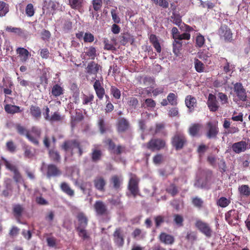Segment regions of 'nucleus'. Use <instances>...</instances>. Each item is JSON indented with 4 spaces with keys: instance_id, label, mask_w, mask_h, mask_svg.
Wrapping results in <instances>:
<instances>
[{
    "instance_id": "obj_1",
    "label": "nucleus",
    "mask_w": 250,
    "mask_h": 250,
    "mask_svg": "<svg viewBox=\"0 0 250 250\" xmlns=\"http://www.w3.org/2000/svg\"><path fill=\"white\" fill-rule=\"evenodd\" d=\"M62 149L65 152H70L71 155L74 154L73 150L74 148L78 149V154L81 156L83 154V150L81 143L78 140L71 139L66 140L63 142L61 146Z\"/></svg>"
},
{
    "instance_id": "obj_2",
    "label": "nucleus",
    "mask_w": 250,
    "mask_h": 250,
    "mask_svg": "<svg viewBox=\"0 0 250 250\" xmlns=\"http://www.w3.org/2000/svg\"><path fill=\"white\" fill-rule=\"evenodd\" d=\"M143 146L151 151L155 152L165 149L167 144L163 139L152 138L147 143L144 144Z\"/></svg>"
},
{
    "instance_id": "obj_3",
    "label": "nucleus",
    "mask_w": 250,
    "mask_h": 250,
    "mask_svg": "<svg viewBox=\"0 0 250 250\" xmlns=\"http://www.w3.org/2000/svg\"><path fill=\"white\" fill-rule=\"evenodd\" d=\"M104 143L108 146V150L111 153L116 155H120L122 153L126 152V147L125 146L118 145L116 146L115 143L110 138H107L104 141Z\"/></svg>"
},
{
    "instance_id": "obj_4",
    "label": "nucleus",
    "mask_w": 250,
    "mask_h": 250,
    "mask_svg": "<svg viewBox=\"0 0 250 250\" xmlns=\"http://www.w3.org/2000/svg\"><path fill=\"white\" fill-rule=\"evenodd\" d=\"M139 182L140 179L136 174L132 173H129V180L128 183L127 188L134 197H135L139 192Z\"/></svg>"
},
{
    "instance_id": "obj_5",
    "label": "nucleus",
    "mask_w": 250,
    "mask_h": 250,
    "mask_svg": "<svg viewBox=\"0 0 250 250\" xmlns=\"http://www.w3.org/2000/svg\"><path fill=\"white\" fill-rule=\"evenodd\" d=\"M172 146L177 150L182 149L187 143V139L184 134L177 132L171 138Z\"/></svg>"
},
{
    "instance_id": "obj_6",
    "label": "nucleus",
    "mask_w": 250,
    "mask_h": 250,
    "mask_svg": "<svg viewBox=\"0 0 250 250\" xmlns=\"http://www.w3.org/2000/svg\"><path fill=\"white\" fill-rule=\"evenodd\" d=\"M94 80L95 81L93 86L97 98L101 101L105 96L106 98L108 99L109 96L105 94V90L103 85V79L102 78V80H100L94 78Z\"/></svg>"
},
{
    "instance_id": "obj_7",
    "label": "nucleus",
    "mask_w": 250,
    "mask_h": 250,
    "mask_svg": "<svg viewBox=\"0 0 250 250\" xmlns=\"http://www.w3.org/2000/svg\"><path fill=\"white\" fill-rule=\"evenodd\" d=\"M6 168L13 172V179L17 183H20L23 181L21 174L19 171L17 167L10 163L8 161L3 157L1 158Z\"/></svg>"
},
{
    "instance_id": "obj_8",
    "label": "nucleus",
    "mask_w": 250,
    "mask_h": 250,
    "mask_svg": "<svg viewBox=\"0 0 250 250\" xmlns=\"http://www.w3.org/2000/svg\"><path fill=\"white\" fill-rule=\"evenodd\" d=\"M15 128L18 134L21 135H25L28 140L33 144L36 146H38L39 145V141H38L37 139L34 137L30 133L29 131L24 126L20 124H18L16 125Z\"/></svg>"
},
{
    "instance_id": "obj_9",
    "label": "nucleus",
    "mask_w": 250,
    "mask_h": 250,
    "mask_svg": "<svg viewBox=\"0 0 250 250\" xmlns=\"http://www.w3.org/2000/svg\"><path fill=\"white\" fill-rule=\"evenodd\" d=\"M195 226L206 237L209 238L212 236V230L208 223L198 220L196 221Z\"/></svg>"
},
{
    "instance_id": "obj_10",
    "label": "nucleus",
    "mask_w": 250,
    "mask_h": 250,
    "mask_svg": "<svg viewBox=\"0 0 250 250\" xmlns=\"http://www.w3.org/2000/svg\"><path fill=\"white\" fill-rule=\"evenodd\" d=\"M206 136L208 139L216 138L219 133L217 123L209 122L206 124Z\"/></svg>"
},
{
    "instance_id": "obj_11",
    "label": "nucleus",
    "mask_w": 250,
    "mask_h": 250,
    "mask_svg": "<svg viewBox=\"0 0 250 250\" xmlns=\"http://www.w3.org/2000/svg\"><path fill=\"white\" fill-rule=\"evenodd\" d=\"M239 219V211L237 210L231 209L225 214V219L230 225H236Z\"/></svg>"
},
{
    "instance_id": "obj_12",
    "label": "nucleus",
    "mask_w": 250,
    "mask_h": 250,
    "mask_svg": "<svg viewBox=\"0 0 250 250\" xmlns=\"http://www.w3.org/2000/svg\"><path fill=\"white\" fill-rule=\"evenodd\" d=\"M233 89L234 92L240 100L243 102L247 101V96L246 89L241 83H235L234 84Z\"/></svg>"
},
{
    "instance_id": "obj_13",
    "label": "nucleus",
    "mask_w": 250,
    "mask_h": 250,
    "mask_svg": "<svg viewBox=\"0 0 250 250\" xmlns=\"http://www.w3.org/2000/svg\"><path fill=\"white\" fill-rule=\"evenodd\" d=\"M113 236L114 242L118 247H121L124 245V236L121 228L116 229L113 234Z\"/></svg>"
},
{
    "instance_id": "obj_14",
    "label": "nucleus",
    "mask_w": 250,
    "mask_h": 250,
    "mask_svg": "<svg viewBox=\"0 0 250 250\" xmlns=\"http://www.w3.org/2000/svg\"><path fill=\"white\" fill-rule=\"evenodd\" d=\"M93 184L95 188L101 192L105 191L106 181L102 176H96L93 180Z\"/></svg>"
},
{
    "instance_id": "obj_15",
    "label": "nucleus",
    "mask_w": 250,
    "mask_h": 250,
    "mask_svg": "<svg viewBox=\"0 0 250 250\" xmlns=\"http://www.w3.org/2000/svg\"><path fill=\"white\" fill-rule=\"evenodd\" d=\"M207 105L210 111L215 112L219 109V105L216 96L209 93L207 101Z\"/></svg>"
},
{
    "instance_id": "obj_16",
    "label": "nucleus",
    "mask_w": 250,
    "mask_h": 250,
    "mask_svg": "<svg viewBox=\"0 0 250 250\" xmlns=\"http://www.w3.org/2000/svg\"><path fill=\"white\" fill-rule=\"evenodd\" d=\"M102 66L94 61L89 62L86 68V73L89 75H97L99 70H102Z\"/></svg>"
},
{
    "instance_id": "obj_17",
    "label": "nucleus",
    "mask_w": 250,
    "mask_h": 250,
    "mask_svg": "<svg viewBox=\"0 0 250 250\" xmlns=\"http://www.w3.org/2000/svg\"><path fill=\"white\" fill-rule=\"evenodd\" d=\"M129 123L125 118L119 119L116 125L117 130L119 133L126 131L129 128Z\"/></svg>"
},
{
    "instance_id": "obj_18",
    "label": "nucleus",
    "mask_w": 250,
    "mask_h": 250,
    "mask_svg": "<svg viewBox=\"0 0 250 250\" xmlns=\"http://www.w3.org/2000/svg\"><path fill=\"white\" fill-rule=\"evenodd\" d=\"M94 208L98 215L102 216L106 215L108 213L105 205L102 201H96L94 205Z\"/></svg>"
},
{
    "instance_id": "obj_19",
    "label": "nucleus",
    "mask_w": 250,
    "mask_h": 250,
    "mask_svg": "<svg viewBox=\"0 0 250 250\" xmlns=\"http://www.w3.org/2000/svg\"><path fill=\"white\" fill-rule=\"evenodd\" d=\"M61 171L55 165L49 164L47 166L46 175L48 178L57 177L61 175Z\"/></svg>"
},
{
    "instance_id": "obj_20",
    "label": "nucleus",
    "mask_w": 250,
    "mask_h": 250,
    "mask_svg": "<svg viewBox=\"0 0 250 250\" xmlns=\"http://www.w3.org/2000/svg\"><path fill=\"white\" fill-rule=\"evenodd\" d=\"M248 143L245 141H241L232 144L231 149L235 153L239 154L244 152L247 148Z\"/></svg>"
},
{
    "instance_id": "obj_21",
    "label": "nucleus",
    "mask_w": 250,
    "mask_h": 250,
    "mask_svg": "<svg viewBox=\"0 0 250 250\" xmlns=\"http://www.w3.org/2000/svg\"><path fill=\"white\" fill-rule=\"evenodd\" d=\"M16 52L20 57V61L21 63H25L28 60L30 55L29 52L25 48L23 47H18Z\"/></svg>"
},
{
    "instance_id": "obj_22",
    "label": "nucleus",
    "mask_w": 250,
    "mask_h": 250,
    "mask_svg": "<svg viewBox=\"0 0 250 250\" xmlns=\"http://www.w3.org/2000/svg\"><path fill=\"white\" fill-rule=\"evenodd\" d=\"M185 104L189 111L192 112L194 110V107L196 106V99L191 95H188L185 99Z\"/></svg>"
},
{
    "instance_id": "obj_23",
    "label": "nucleus",
    "mask_w": 250,
    "mask_h": 250,
    "mask_svg": "<svg viewBox=\"0 0 250 250\" xmlns=\"http://www.w3.org/2000/svg\"><path fill=\"white\" fill-rule=\"evenodd\" d=\"M30 113L31 116L36 120H39L42 116L41 109L37 105H31L30 106Z\"/></svg>"
},
{
    "instance_id": "obj_24",
    "label": "nucleus",
    "mask_w": 250,
    "mask_h": 250,
    "mask_svg": "<svg viewBox=\"0 0 250 250\" xmlns=\"http://www.w3.org/2000/svg\"><path fill=\"white\" fill-rule=\"evenodd\" d=\"M103 152L100 149L94 148L92 149L90 154L91 161L94 163H97L100 161L102 157Z\"/></svg>"
},
{
    "instance_id": "obj_25",
    "label": "nucleus",
    "mask_w": 250,
    "mask_h": 250,
    "mask_svg": "<svg viewBox=\"0 0 250 250\" xmlns=\"http://www.w3.org/2000/svg\"><path fill=\"white\" fill-rule=\"evenodd\" d=\"M221 36L224 37L225 40L227 42H230L232 40V34L231 31L227 26H225L221 28Z\"/></svg>"
},
{
    "instance_id": "obj_26",
    "label": "nucleus",
    "mask_w": 250,
    "mask_h": 250,
    "mask_svg": "<svg viewBox=\"0 0 250 250\" xmlns=\"http://www.w3.org/2000/svg\"><path fill=\"white\" fill-rule=\"evenodd\" d=\"M220 61L222 63H223V65H221V67H222V69L223 70V71L225 73H228L231 71H233V69L234 68V67L233 66L232 64H230V63L228 62V60L226 58L221 57Z\"/></svg>"
},
{
    "instance_id": "obj_27",
    "label": "nucleus",
    "mask_w": 250,
    "mask_h": 250,
    "mask_svg": "<svg viewBox=\"0 0 250 250\" xmlns=\"http://www.w3.org/2000/svg\"><path fill=\"white\" fill-rule=\"evenodd\" d=\"M48 155L51 161L55 163H59L61 157L59 152L55 149H49L48 150Z\"/></svg>"
},
{
    "instance_id": "obj_28",
    "label": "nucleus",
    "mask_w": 250,
    "mask_h": 250,
    "mask_svg": "<svg viewBox=\"0 0 250 250\" xmlns=\"http://www.w3.org/2000/svg\"><path fill=\"white\" fill-rule=\"evenodd\" d=\"M159 238L161 242L167 245H171L174 242L173 236L165 232H162L160 234Z\"/></svg>"
},
{
    "instance_id": "obj_29",
    "label": "nucleus",
    "mask_w": 250,
    "mask_h": 250,
    "mask_svg": "<svg viewBox=\"0 0 250 250\" xmlns=\"http://www.w3.org/2000/svg\"><path fill=\"white\" fill-rule=\"evenodd\" d=\"M110 182L113 185V188L114 189L119 190L122 182V179L119 176L115 175L111 177Z\"/></svg>"
},
{
    "instance_id": "obj_30",
    "label": "nucleus",
    "mask_w": 250,
    "mask_h": 250,
    "mask_svg": "<svg viewBox=\"0 0 250 250\" xmlns=\"http://www.w3.org/2000/svg\"><path fill=\"white\" fill-rule=\"evenodd\" d=\"M5 111L9 114H14L21 112L22 110L20 109V107L15 105L7 104L4 106Z\"/></svg>"
},
{
    "instance_id": "obj_31",
    "label": "nucleus",
    "mask_w": 250,
    "mask_h": 250,
    "mask_svg": "<svg viewBox=\"0 0 250 250\" xmlns=\"http://www.w3.org/2000/svg\"><path fill=\"white\" fill-rule=\"evenodd\" d=\"M61 190L68 195L69 197H73L74 195V190L72 189L69 185L66 182H62L60 185Z\"/></svg>"
},
{
    "instance_id": "obj_32",
    "label": "nucleus",
    "mask_w": 250,
    "mask_h": 250,
    "mask_svg": "<svg viewBox=\"0 0 250 250\" xmlns=\"http://www.w3.org/2000/svg\"><path fill=\"white\" fill-rule=\"evenodd\" d=\"M79 222V226L77 228H85L87 225V218L83 213H80L77 216Z\"/></svg>"
},
{
    "instance_id": "obj_33",
    "label": "nucleus",
    "mask_w": 250,
    "mask_h": 250,
    "mask_svg": "<svg viewBox=\"0 0 250 250\" xmlns=\"http://www.w3.org/2000/svg\"><path fill=\"white\" fill-rule=\"evenodd\" d=\"M85 55L88 56L90 59L94 60L96 57V49L93 46L86 47L84 49Z\"/></svg>"
},
{
    "instance_id": "obj_34",
    "label": "nucleus",
    "mask_w": 250,
    "mask_h": 250,
    "mask_svg": "<svg viewBox=\"0 0 250 250\" xmlns=\"http://www.w3.org/2000/svg\"><path fill=\"white\" fill-rule=\"evenodd\" d=\"M201 125L199 124H193L188 128V133L192 136H196L198 135L201 128Z\"/></svg>"
},
{
    "instance_id": "obj_35",
    "label": "nucleus",
    "mask_w": 250,
    "mask_h": 250,
    "mask_svg": "<svg viewBox=\"0 0 250 250\" xmlns=\"http://www.w3.org/2000/svg\"><path fill=\"white\" fill-rule=\"evenodd\" d=\"M98 126L101 134H104L109 130L108 126L106 124L104 119L102 117L99 119L98 121Z\"/></svg>"
},
{
    "instance_id": "obj_36",
    "label": "nucleus",
    "mask_w": 250,
    "mask_h": 250,
    "mask_svg": "<svg viewBox=\"0 0 250 250\" xmlns=\"http://www.w3.org/2000/svg\"><path fill=\"white\" fill-rule=\"evenodd\" d=\"M51 94L55 97H58L63 94V89L58 84H55L52 88Z\"/></svg>"
},
{
    "instance_id": "obj_37",
    "label": "nucleus",
    "mask_w": 250,
    "mask_h": 250,
    "mask_svg": "<svg viewBox=\"0 0 250 250\" xmlns=\"http://www.w3.org/2000/svg\"><path fill=\"white\" fill-rule=\"evenodd\" d=\"M94 96L92 93H89L88 95L83 94L82 97V103L83 105L92 104L94 101Z\"/></svg>"
},
{
    "instance_id": "obj_38",
    "label": "nucleus",
    "mask_w": 250,
    "mask_h": 250,
    "mask_svg": "<svg viewBox=\"0 0 250 250\" xmlns=\"http://www.w3.org/2000/svg\"><path fill=\"white\" fill-rule=\"evenodd\" d=\"M24 210L23 208L21 205L17 204L13 207V213L16 218L19 219L22 215Z\"/></svg>"
},
{
    "instance_id": "obj_39",
    "label": "nucleus",
    "mask_w": 250,
    "mask_h": 250,
    "mask_svg": "<svg viewBox=\"0 0 250 250\" xmlns=\"http://www.w3.org/2000/svg\"><path fill=\"white\" fill-rule=\"evenodd\" d=\"M194 67L196 71L198 73L203 72L205 70V65L198 59L195 58L194 59Z\"/></svg>"
},
{
    "instance_id": "obj_40",
    "label": "nucleus",
    "mask_w": 250,
    "mask_h": 250,
    "mask_svg": "<svg viewBox=\"0 0 250 250\" xmlns=\"http://www.w3.org/2000/svg\"><path fill=\"white\" fill-rule=\"evenodd\" d=\"M182 44L181 41L178 40H174L173 42V53L178 56L182 49Z\"/></svg>"
},
{
    "instance_id": "obj_41",
    "label": "nucleus",
    "mask_w": 250,
    "mask_h": 250,
    "mask_svg": "<svg viewBox=\"0 0 250 250\" xmlns=\"http://www.w3.org/2000/svg\"><path fill=\"white\" fill-rule=\"evenodd\" d=\"M110 94L112 95L114 98L119 100L121 98V92L119 89L114 85H111L110 87Z\"/></svg>"
},
{
    "instance_id": "obj_42",
    "label": "nucleus",
    "mask_w": 250,
    "mask_h": 250,
    "mask_svg": "<svg viewBox=\"0 0 250 250\" xmlns=\"http://www.w3.org/2000/svg\"><path fill=\"white\" fill-rule=\"evenodd\" d=\"M239 191L241 195L248 197L250 195V188L248 185H243L238 188Z\"/></svg>"
},
{
    "instance_id": "obj_43",
    "label": "nucleus",
    "mask_w": 250,
    "mask_h": 250,
    "mask_svg": "<svg viewBox=\"0 0 250 250\" xmlns=\"http://www.w3.org/2000/svg\"><path fill=\"white\" fill-rule=\"evenodd\" d=\"M170 19L174 24L178 26L179 27H180L181 29H182V27H180V25L181 24L182 21L181 17L180 16L179 14L173 13H172V15L170 16Z\"/></svg>"
},
{
    "instance_id": "obj_44",
    "label": "nucleus",
    "mask_w": 250,
    "mask_h": 250,
    "mask_svg": "<svg viewBox=\"0 0 250 250\" xmlns=\"http://www.w3.org/2000/svg\"><path fill=\"white\" fill-rule=\"evenodd\" d=\"M83 0H69L70 7L74 9H79L82 6Z\"/></svg>"
},
{
    "instance_id": "obj_45",
    "label": "nucleus",
    "mask_w": 250,
    "mask_h": 250,
    "mask_svg": "<svg viewBox=\"0 0 250 250\" xmlns=\"http://www.w3.org/2000/svg\"><path fill=\"white\" fill-rule=\"evenodd\" d=\"M191 202L193 206L199 209L203 207L204 201L198 197H193Z\"/></svg>"
},
{
    "instance_id": "obj_46",
    "label": "nucleus",
    "mask_w": 250,
    "mask_h": 250,
    "mask_svg": "<svg viewBox=\"0 0 250 250\" xmlns=\"http://www.w3.org/2000/svg\"><path fill=\"white\" fill-rule=\"evenodd\" d=\"M230 203V200L224 197L220 198L217 202V205L222 208L227 207Z\"/></svg>"
},
{
    "instance_id": "obj_47",
    "label": "nucleus",
    "mask_w": 250,
    "mask_h": 250,
    "mask_svg": "<svg viewBox=\"0 0 250 250\" xmlns=\"http://www.w3.org/2000/svg\"><path fill=\"white\" fill-rule=\"evenodd\" d=\"M167 99L171 105L175 106L177 104V96L174 93H169L167 96Z\"/></svg>"
},
{
    "instance_id": "obj_48",
    "label": "nucleus",
    "mask_w": 250,
    "mask_h": 250,
    "mask_svg": "<svg viewBox=\"0 0 250 250\" xmlns=\"http://www.w3.org/2000/svg\"><path fill=\"white\" fill-rule=\"evenodd\" d=\"M9 11L7 4L2 1H0V16L3 17Z\"/></svg>"
},
{
    "instance_id": "obj_49",
    "label": "nucleus",
    "mask_w": 250,
    "mask_h": 250,
    "mask_svg": "<svg viewBox=\"0 0 250 250\" xmlns=\"http://www.w3.org/2000/svg\"><path fill=\"white\" fill-rule=\"evenodd\" d=\"M166 191L172 196H175L178 193L177 187L174 184H171L166 189Z\"/></svg>"
},
{
    "instance_id": "obj_50",
    "label": "nucleus",
    "mask_w": 250,
    "mask_h": 250,
    "mask_svg": "<svg viewBox=\"0 0 250 250\" xmlns=\"http://www.w3.org/2000/svg\"><path fill=\"white\" fill-rule=\"evenodd\" d=\"M6 147L7 151L11 153H14L17 150V146L12 140L8 141L6 142Z\"/></svg>"
},
{
    "instance_id": "obj_51",
    "label": "nucleus",
    "mask_w": 250,
    "mask_h": 250,
    "mask_svg": "<svg viewBox=\"0 0 250 250\" xmlns=\"http://www.w3.org/2000/svg\"><path fill=\"white\" fill-rule=\"evenodd\" d=\"M173 221L176 225L179 227L183 226L184 218L183 217L178 214H175L173 216Z\"/></svg>"
},
{
    "instance_id": "obj_52",
    "label": "nucleus",
    "mask_w": 250,
    "mask_h": 250,
    "mask_svg": "<svg viewBox=\"0 0 250 250\" xmlns=\"http://www.w3.org/2000/svg\"><path fill=\"white\" fill-rule=\"evenodd\" d=\"M142 105L145 108H154L156 106V102L153 99L148 98L145 100Z\"/></svg>"
},
{
    "instance_id": "obj_53",
    "label": "nucleus",
    "mask_w": 250,
    "mask_h": 250,
    "mask_svg": "<svg viewBox=\"0 0 250 250\" xmlns=\"http://www.w3.org/2000/svg\"><path fill=\"white\" fill-rule=\"evenodd\" d=\"M85 228H77L76 230L78 232V234L83 240L89 238V236Z\"/></svg>"
},
{
    "instance_id": "obj_54",
    "label": "nucleus",
    "mask_w": 250,
    "mask_h": 250,
    "mask_svg": "<svg viewBox=\"0 0 250 250\" xmlns=\"http://www.w3.org/2000/svg\"><path fill=\"white\" fill-rule=\"evenodd\" d=\"M205 42L204 37L199 34L196 38V46L198 48H201L205 44Z\"/></svg>"
},
{
    "instance_id": "obj_55",
    "label": "nucleus",
    "mask_w": 250,
    "mask_h": 250,
    "mask_svg": "<svg viewBox=\"0 0 250 250\" xmlns=\"http://www.w3.org/2000/svg\"><path fill=\"white\" fill-rule=\"evenodd\" d=\"M25 13L26 15L29 17H31L35 14V9L32 3H29L25 8Z\"/></svg>"
},
{
    "instance_id": "obj_56",
    "label": "nucleus",
    "mask_w": 250,
    "mask_h": 250,
    "mask_svg": "<svg viewBox=\"0 0 250 250\" xmlns=\"http://www.w3.org/2000/svg\"><path fill=\"white\" fill-rule=\"evenodd\" d=\"M127 104L132 108L135 109L138 104V101L135 97H130L128 100Z\"/></svg>"
},
{
    "instance_id": "obj_57",
    "label": "nucleus",
    "mask_w": 250,
    "mask_h": 250,
    "mask_svg": "<svg viewBox=\"0 0 250 250\" xmlns=\"http://www.w3.org/2000/svg\"><path fill=\"white\" fill-rule=\"evenodd\" d=\"M31 133L34 135H32L34 137L36 138L39 141L41 136V130L36 126H32L31 129Z\"/></svg>"
},
{
    "instance_id": "obj_58",
    "label": "nucleus",
    "mask_w": 250,
    "mask_h": 250,
    "mask_svg": "<svg viewBox=\"0 0 250 250\" xmlns=\"http://www.w3.org/2000/svg\"><path fill=\"white\" fill-rule=\"evenodd\" d=\"M62 118L60 114L58 112H55L50 117L48 121L53 123L62 121Z\"/></svg>"
},
{
    "instance_id": "obj_59",
    "label": "nucleus",
    "mask_w": 250,
    "mask_h": 250,
    "mask_svg": "<svg viewBox=\"0 0 250 250\" xmlns=\"http://www.w3.org/2000/svg\"><path fill=\"white\" fill-rule=\"evenodd\" d=\"M186 239L191 243L194 242L197 240V234L194 231H188L187 232Z\"/></svg>"
},
{
    "instance_id": "obj_60",
    "label": "nucleus",
    "mask_w": 250,
    "mask_h": 250,
    "mask_svg": "<svg viewBox=\"0 0 250 250\" xmlns=\"http://www.w3.org/2000/svg\"><path fill=\"white\" fill-rule=\"evenodd\" d=\"M95 39L94 35L90 32H86L84 34L83 42H92Z\"/></svg>"
},
{
    "instance_id": "obj_61",
    "label": "nucleus",
    "mask_w": 250,
    "mask_h": 250,
    "mask_svg": "<svg viewBox=\"0 0 250 250\" xmlns=\"http://www.w3.org/2000/svg\"><path fill=\"white\" fill-rule=\"evenodd\" d=\"M130 36L128 34H124L123 35L120 36V43L125 45L127 43L130 41Z\"/></svg>"
},
{
    "instance_id": "obj_62",
    "label": "nucleus",
    "mask_w": 250,
    "mask_h": 250,
    "mask_svg": "<svg viewBox=\"0 0 250 250\" xmlns=\"http://www.w3.org/2000/svg\"><path fill=\"white\" fill-rule=\"evenodd\" d=\"M218 98L221 102L222 104H227L229 103V99L227 95L222 92L218 93Z\"/></svg>"
},
{
    "instance_id": "obj_63",
    "label": "nucleus",
    "mask_w": 250,
    "mask_h": 250,
    "mask_svg": "<svg viewBox=\"0 0 250 250\" xmlns=\"http://www.w3.org/2000/svg\"><path fill=\"white\" fill-rule=\"evenodd\" d=\"M111 14L112 20L115 23H119L121 22L120 18L118 16L116 9H112Z\"/></svg>"
},
{
    "instance_id": "obj_64",
    "label": "nucleus",
    "mask_w": 250,
    "mask_h": 250,
    "mask_svg": "<svg viewBox=\"0 0 250 250\" xmlns=\"http://www.w3.org/2000/svg\"><path fill=\"white\" fill-rule=\"evenodd\" d=\"M102 3V0H92V1L93 9L96 11H98L101 9Z\"/></svg>"
}]
</instances>
